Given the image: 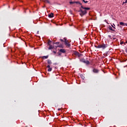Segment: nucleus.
<instances>
[{
    "label": "nucleus",
    "instance_id": "obj_16",
    "mask_svg": "<svg viewBox=\"0 0 127 127\" xmlns=\"http://www.w3.org/2000/svg\"><path fill=\"white\" fill-rule=\"evenodd\" d=\"M56 48H57V47H59L60 48H63V45H60L59 46H58L57 47H56Z\"/></svg>",
    "mask_w": 127,
    "mask_h": 127
},
{
    "label": "nucleus",
    "instance_id": "obj_35",
    "mask_svg": "<svg viewBox=\"0 0 127 127\" xmlns=\"http://www.w3.org/2000/svg\"><path fill=\"white\" fill-rule=\"evenodd\" d=\"M116 33H117V31H116ZM115 33V32H114V33Z\"/></svg>",
    "mask_w": 127,
    "mask_h": 127
},
{
    "label": "nucleus",
    "instance_id": "obj_13",
    "mask_svg": "<svg viewBox=\"0 0 127 127\" xmlns=\"http://www.w3.org/2000/svg\"><path fill=\"white\" fill-rule=\"evenodd\" d=\"M125 23L123 22H120V25H122V26H125Z\"/></svg>",
    "mask_w": 127,
    "mask_h": 127
},
{
    "label": "nucleus",
    "instance_id": "obj_14",
    "mask_svg": "<svg viewBox=\"0 0 127 127\" xmlns=\"http://www.w3.org/2000/svg\"><path fill=\"white\" fill-rule=\"evenodd\" d=\"M75 3H77L78 4H80V5H81V6H82V3L81 2H80L79 1H75Z\"/></svg>",
    "mask_w": 127,
    "mask_h": 127
},
{
    "label": "nucleus",
    "instance_id": "obj_15",
    "mask_svg": "<svg viewBox=\"0 0 127 127\" xmlns=\"http://www.w3.org/2000/svg\"><path fill=\"white\" fill-rule=\"evenodd\" d=\"M44 2H47V3H50L49 0H44Z\"/></svg>",
    "mask_w": 127,
    "mask_h": 127
},
{
    "label": "nucleus",
    "instance_id": "obj_8",
    "mask_svg": "<svg viewBox=\"0 0 127 127\" xmlns=\"http://www.w3.org/2000/svg\"><path fill=\"white\" fill-rule=\"evenodd\" d=\"M99 70L98 69H97L96 68H93V73H99Z\"/></svg>",
    "mask_w": 127,
    "mask_h": 127
},
{
    "label": "nucleus",
    "instance_id": "obj_27",
    "mask_svg": "<svg viewBox=\"0 0 127 127\" xmlns=\"http://www.w3.org/2000/svg\"><path fill=\"white\" fill-rule=\"evenodd\" d=\"M121 45H123V44H124V42H121Z\"/></svg>",
    "mask_w": 127,
    "mask_h": 127
},
{
    "label": "nucleus",
    "instance_id": "obj_1",
    "mask_svg": "<svg viewBox=\"0 0 127 127\" xmlns=\"http://www.w3.org/2000/svg\"><path fill=\"white\" fill-rule=\"evenodd\" d=\"M91 8L90 7H86L83 6V5L81 6V8H80L79 10H78V12L80 16L83 17L85 14H87V10H90Z\"/></svg>",
    "mask_w": 127,
    "mask_h": 127
},
{
    "label": "nucleus",
    "instance_id": "obj_34",
    "mask_svg": "<svg viewBox=\"0 0 127 127\" xmlns=\"http://www.w3.org/2000/svg\"><path fill=\"white\" fill-rule=\"evenodd\" d=\"M113 39L115 40V39H116V38H114Z\"/></svg>",
    "mask_w": 127,
    "mask_h": 127
},
{
    "label": "nucleus",
    "instance_id": "obj_20",
    "mask_svg": "<svg viewBox=\"0 0 127 127\" xmlns=\"http://www.w3.org/2000/svg\"><path fill=\"white\" fill-rule=\"evenodd\" d=\"M83 2H85V3H87L88 2V1H85V0H82Z\"/></svg>",
    "mask_w": 127,
    "mask_h": 127
},
{
    "label": "nucleus",
    "instance_id": "obj_4",
    "mask_svg": "<svg viewBox=\"0 0 127 127\" xmlns=\"http://www.w3.org/2000/svg\"><path fill=\"white\" fill-rule=\"evenodd\" d=\"M80 62H82V63H84V64H86V65L90 64V62L85 60V59H84V58L80 59Z\"/></svg>",
    "mask_w": 127,
    "mask_h": 127
},
{
    "label": "nucleus",
    "instance_id": "obj_23",
    "mask_svg": "<svg viewBox=\"0 0 127 127\" xmlns=\"http://www.w3.org/2000/svg\"><path fill=\"white\" fill-rule=\"evenodd\" d=\"M80 76H81V78H82V79L85 78V77H84V76H83V75H81Z\"/></svg>",
    "mask_w": 127,
    "mask_h": 127
},
{
    "label": "nucleus",
    "instance_id": "obj_2",
    "mask_svg": "<svg viewBox=\"0 0 127 127\" xmlns=\"http://www.w3.org/2000/svg\"><path fill=\"white\" fill-rule=\"evenodd\" d=\"M95 47L96 48H102V49L104 50L108 47V44L104 43L99 44V43H97L96 45H95Z\"/></svg>",
    "mask_w": 127,
    "mask_h": 127
},
{
    "label": "nucleus",
    "instance_id": "obj_37",
    "mask_svg": "<svg viewBox=\"0 0 127 127\" xmlns=\"http://www.w3.org/2000/svg\"><path fill=\"white\" fill-rule=\"evenodd\" d=\"M115 35L113 36V37H114Z\"/></svg>",
    "mask_w": 127,
    "mask_h": 127
},
{
    "label": "nucleus",
    "instance_id": "obj_9",
    "mask_svg": "<svg viewBox=\"0 0 127 127\" xmlns=\"http://www.w3.org/2000/svg\"><path fill=\"white\" fill-rule=\"evenodd\" d=\"M60 52H62V53H66V50L65 49H61L60 50Z\"/></svg>",
    "mask_w": 127,
    "mask_h": 127
},
{
    "label": "nucleus",
    "instance_id": "obj_7",
    "mask_svg": "<svg viewBox=\"0 0 127 127\" xmlns=\"http://www.w3.org/2000/svg\"><path fill=\"white\" fill-rule=\"evenodd\" d=\"M64 44L66 46H67V47H70V46H71V44L68 43V42H67V40L66 39L64 40Z\"/></svg>",
    "mask_w": 127,
    "mask_h": 127
},
{
    "label": "nucleus",
    "instance_id": "obj_31",
    "mask_svg": "<svg viewBox=\"0 0 127 127\" xmlns=\"http://www.w3.org/2000/svg\"><path fill=\"white\" fill-rule=\"evenodd\" d=\"M125 52H126V53H127V49L125 50Z\"/></svg>",
    "mask_w": 127,
    "mask_h": 127
},
{
    "label": "nucleus",
    "instance_id": "obj_22",
    "mask_svg": "<svg viewBox=\"0 0 127 127\" xmlns=\"http://www.w3.org/2000/svg\"><path fill=\"white\" fill-rule=\"evenodd\" d=\"M108 37H109V38H110V39H112V36L109 35H108Z\"/></svg>",
    "mask_w": 127,
    "mask_h": 127
},
{
    "label": "nucleus",
    "instance_id": "obj_25",
    "mask_svg": "<svg viewBox=\"0 0 127 127\" xmlns=\"http://www.w3.org/2000/svg\"><path fill=\"white\" fill-rule=\"evenodd\" d=\"M47 68H51V67H50V65H47Z\"/></svg>",
    "mask_w": 127,
    "mask_h": 127
},
{
    "label": "nucleus",
    "instance_id": "obj_36",
    "mask_svg": "<svg viewBox=\"0 0 127 127\" xmlns=\"http://www.w3.org/2000/svg\"><path fill=\"white\" fill-rule=\"evenodd\" d=\"M119 24H118V26H119Z\"/></svg>",
    "mask_w": 127,
    "mask_h": 127
},
{
    "label": "nucleus",
    "instance_id": "obj_21",
    "mask_svg": "<svg viewBox=\"0 0 127 127\" xmlns=\"http://www.w3.org/2000/svg\"><path fill=\"white\" fill-rule=\"evenodd\" d=\"M55 44H57V45H59V44H60V43L59 42H56V43H55Z\"/></svg>",
    "mask_w": 127,
    "mask_h": 127
},
{
    "label": "nucleus",
    "instance_id": "obj_17",
    "mask_svg": "<svg viewBox=\"0 0 127 127\" xmlns=\"http://www.w3.org/2000/svg\"><path fill=\"white\" fill-rule=\"evenodd\" d=\"M50 44L54 46L55 44V43L51 41Z\"/></svg>",
    "mask_w": 127,
    "mask_h": 127
},
{
    "label": "nucleus",
    "instance_id": "obj_6",
    "mask_svg": "<svg viewBox=\"0 0 127 127\" xmlns=\"http://www.w3.org/2000/svg\"><path fill=\"white\" fill-rule=\"evenodd\" d=\"M108 28L109 30H111V31H109V32H111V33H115V32H116V30H115V29H113V28L111 26H109Z\"/></svg>",
    "mask_w": 127,
    "mask_h": 127
},
{
    "label": "nucleus",
    "instance_id": "obj_10",
    "mask_svg": "<svg viewBox=\"0 0 127 127\" xmlns=\"http://www.w3.org/2000/svg\"><path fill=\"white\" fill-rule=\"evenodd\" d=\"M49 57V56H44L43 57H40V58H42L43 59H47Z\"/></svg>",
    "mask_w": 127,
    "mask_h": 127
},
{
    "label": "nucleus",
    "instance_id": "obj_12",
    "mask_svg": "<svg viewBox=\"0 0 127 127\" xmlns=\"http://www.w3.org/2000/svg\"><path fill=\"white\" fill-rule=\"evenodd\" d=\"M48 64H49V65H51V64H52V61L50 60H48Z\"/></svg>",
    "mask_w": 127,
    "mask_h": 127
},
{
    "label": "nucleus",
    "instance_id": "obj_28",
    "mask_svg": "<svg viewBox=\"0 0 127 127\" xmlns=\"http://www.w3.org/2000/svg\"><path fill=\"white\" fill-rule=\"evenodd\" d=\"M53 53H54V54H56V51H53Z\"/></svg>",
    "mask_w": 127,
    "mask_h": 127
},
{
    "label": "nucleus",
    "instance_id": "obj_26",
    "mask_svg": "<svg viewBox=\"0 0 127 127\" xmlns=\"http://www.w3.org/2000/svg\"><path fill=\"white\" fill-rule=\"evenodd\" d=\"M123 3H127V0L125 2H124Z\"/></svg>",
    "mask_w": 127,
    "mask_h": 127
},
{
    "label": "nucleus",
    "instance_id": "obj_18",
    "mask_svg": "<svg viewBox=\"0 0 127 127\" xmlns=\"http://www.w3.org/2000/svg\"><path fill=\"white\" fill-rule=\"evenodd\" d=\"M48 72H51L52 71V67H51L48 69Z\"/></svg>",
    "mask_w": 127,
    "mask_h": 127
},
{
    "label": "nucleus",
    "instance_id": "obj_5",
    "mask_svg": "<svg viewBox=\"0 0 127 127\" xmlns=\"http://www.w3.org/2000/svg\"><path fill=\"white\" fill-rule=\"evenodd\" d=\"M50 42H51V41L49 40L48 42V45L49 46V47L48 48L49 50H51L54 49V46L52 45L51 44H50Z\"/></svg>",
    "mask_w": 127,
    "mask_h": 127
},
{
    "label": "nucleus",
    "instance_id": "obj_19",
    "mask_svg": "<svg viewBox=\"0 0 127 127\" xmlns=\"http://www.w3.org/2000/svg\"><path fill=\"white\" fill-rule=\"evenodd\" d=\"M70 4H74L75 3V1H70L69 2Z\"/></svg>",
    "mask_w": 127,
    "mask_h": 127
},
{
    "label": "nucleus",
    "instance_id": "obj_32",
    "mask_svg": "<svg viewBox=\"0 0 127 127\" xmlns=\"http://www.w3.org/2000/svg\"><path fill=\"white\" fill-rule=\"evenodd\" d=\"M60 110H61L60 108L58 109V111H60Z\"/></svg>",
    "mask_w": 127,
    "mask_h": 127
},
{
    "label": "nucleus",
    "instance_id": "obj_24",
    "mask_svg": "<svg viewBox=\"0 0 127 127\" xmlns=\"http://www.w3.org/2000/svg\"><path fill=\"white\" fill-rule=\"evenodd\" d=\"M111 26L114 28V29H116V27H115V26H113V25H112Z\"/></svg>",
    "mask_w": 127,
    "mask_h": 127
},
{
    "label": "nucleus",
    "instance_id": "obj_33",
    "mask_svg": "<svg viewBox=\"0 0 127 127\" xmlns=\"http://www.w3.org/2000/svg\"><path fill=\"white\" fill-rule=\"evenodd\" d=\"M113 25H114V26H116V25H115V24H113Z\"/></svg>",
    "mask_w": 127,
    "mask_h": 127
},
{
    "label": "nucleus",
    "instance_id": "obj_3",
    "mask_svg": "<svg viewBox=\"0 0 127 127\" xmlns=\"http://www.w3.org/2000/svg\"><path fill=\"white\" fill-rule=\"evenodd\" d=\"M73 54L74 55H75V56H76V57H78V58H80V57H82V56H83V54H80L79 52L76 51H73Z\"/></svg>",
    "mask_w": 127,
    "mask_h": 127
},
{
    "label": "nucleus",
    "instance_id": "obj_30",
    "mask_svg": "<svg viewBox=\"0 0 127 127\" xmlns=\"http://www.w3.org/2000/svg\"><path fill=\"white\" fill-rule=\"evenodd\" d=\"M37 34H39V31H38V32H37Z\"/></svg>",
    "mask_w": 127,
    "mask_h": 127
},
{
    "label": "nucleus",
    "instance_id": "obj_29",
    "mask_svg": "<svg viewBox=\"0 0 127 127\" xmlns=\"http://www.w3.org/2000/svg\"><path fill=\"white\" fill-rule=\"evenodd\" d=\"M61 41H62V42H63L64 41L63 39H61Z\"/></svg>",
    "mask_w": 127,
    "mask_h": 127
},
{
    "label": "nucleus",
    "instance_id": "obj_11",
    "mask_svg": "<svg viewBox=\"0 0 127 127\" xmlns=\"http://www.w3.org/2000/svg\"><path fill=\"white\" fill-rule=\"evenodd\" d=\"M54 17V14H53V13H52L49 15V17H50V18H52V17Z\"/></svg>",
    "mask_w": 127,
    "mask_h": 127
}]
</instances>
